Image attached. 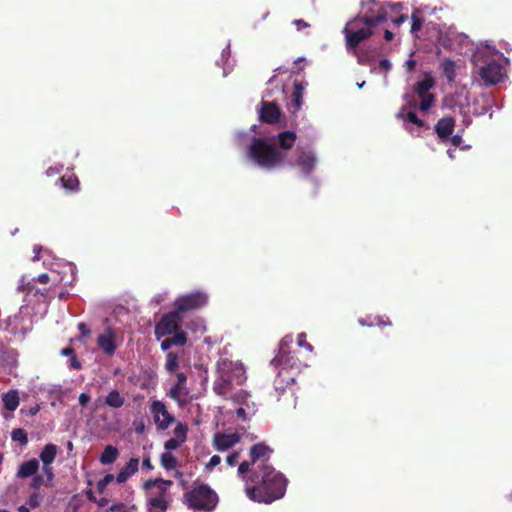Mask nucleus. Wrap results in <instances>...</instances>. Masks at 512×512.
<instances>
[{
    "mask_svg": "<svg viewBox=\"0 0 512 512\" xmlns=\"http://www.w3.org/2000/svg\"><path fill=\"white\" fill-rule=\"evenodd\" d=\"M281 115L280 108L275 102L262 101L259 109V119L263 123L275 124Z\"/></svg>",
    "mask_w": 512,
    "mask_h": 512,
    "instance_id": "16",
    "label": "nucleus"
},
{
    "mask_svg": "<svg viewBox=\"0 0 512 512\" xmlns=\"http://www.w3.org/2000/svg\"><path fill=\"white\" fill-rule=\"evenodd\" d=\"M290 343H292V338L288 336L284 337L281 340L278 354L272 360V363L282 366V370L279 372V377L283 375V370H285L286 368H293L294 366H297L296 360L294 359L293 356L290 355L288 351Z\"/></svg>",
    "mask_w": 512,
    "mask_h": 512,
    "instance_id": "11",
    "label": "nucleus"
},
{
    "mask_svg": "<svg viewBox=\"0 0 512 512\" xmlns=\"http://www.w3.org/2000/svg\"><path fill=\"white\" fill-rule=\"evenodd\" d=\"M455 128V119L453 117H443L435 124V132L441 142H446L452 136Z\"/></svg>",
    "mask_w": 512,
    "mask_h": 512,
    "instance_id": "17",
    "label": "nucleus"
},
{
    "mask_svg": "<svg viewBox=\"0 0 512 512\" xmlns=\"http://www.w3.org/2000/svg\"><path fill=\"white\" fill-rule=\"evenodd\" d=\"M292 23L296 26L297 30H301V29L310 27V24L308 22L304 21L303 19H295V20H293Z\"/></svg>",
    "mask_w": 512,
    "mask_h": 512,
    "instance_id": "50",
    "label": "nucleus"
},
{
    "mask_svg": "<svg viewBox=\"0 0 512 512\" xmlns=\"http://www.w3.org/2000/svg\"><path fill=\"white\" fill-rule=\"evenodd\" d=\"M307 86V82L297 81L293 82V91L291 94V104L294 107V111H298L303 104L304 90Z\"/></svg>",
    "mask_w": 512,
    "mask_h": 512,
    "instance_id": "19",
    "label": "nucleus"
},
{
    "mask_svg": "<svg viewBox=\"0 0 512 512\" xmlns=\"http://www.w3.org/2000/svg\"><path fill=\"white\" fill-rule=\"evenodd\" d=\"M58 446L53 443H48L40 452L39 458L43 464H52L57 456Z\"/></svg>",
    "mask_w": 512,
    "mask_h": 512,
    "instance_id": "25",
    "label": "nucleus"
},
{
    "mask_svg": "<svg viewBox=\"0 0 512 512\" xmlns=\"http://www.w3.org/2000/svg\"><path fill=\"white\" fill-rule=\"evenodd\" d=\"M4 354H7V361L9 364L13 365L16 363L17 352L15 350H6Z\"/></svg>",
    "mask_w": 512,
    "mask_h": 512,
    "instance_id": "48",
    "label": "nucleus"
},
{
    "mask_svg": "<svg viewBox=\"0 0 512 512\" xmlns=\"http://www.w3.org/2000/svg\"><path fill=\"white\" fill-rule=\"evenodd\" d=\"M124 402L125 398L117 390L110 391L105 398V404L111 408H120Z\"/></svg>",
    "mask_w": 512,
    "mask_h": 512,
    "instance_id": "28",
    "label": "nucleus"
},
{
    "mask_svg": "<svg viewBox=\"0 0 512 512\" xmlns=\"http://www.w3.org/2000/svg\"><path fill=\"white\" fill-rule=\"evenodd\" d=\"M113 474H106L98 483H97V489L99 492H103L105 487L111 483L114 480Z\"/></svg>",
    "mask_w": 512,
    "mask_h": 512,
    "instance_id": "42",
    "label": "nucleus"
},
{
    "mask_svg": "<svg viewBox=\"0 0 512 512\" xmlns=\"http://www.w3.org/2000/svg\"><path fill=\"white\" fill-rule=\"evenodd\" d=\"M384 14L378 16H357L351 19L344 27L346 47L355 50L359 44L373 35L372 28L383 22Z\"/></svg>",
    "mask_w": 512,
    "mask_h": 512,
    "instance_id": "3",
    "label": "nucleus"
},
{
    "mask_svg": "<svg viewBox=\"0 0 512 512\" xmlns=\"http://www.w3.org/2000/svg\"><path fill=\"white\" fill-rule=\"evenodd\" d=\"M189 507L198 510L212 511L217 503V494L206 484L194 487L185 493Z\"/></svg>",
    "mask_w": 512,
    "mask_h": 512,
    "instance_id": "5",
    "label": "nucleus"
},
{
    "mask_svg": "<svg viewBox=\"0 0 512 512\" xmlns=\"http://www.w3.org/2000/svg\"><path fill=\"white\" fill-rule=\"evenodd\" d=\"M384 38H385V40H387V41H391V40L394 38V34H393V32H391L390 30L386 29V30L384 31Z\"/></svg>",
    "mask_w": 512,
    "mask_h": 512,
    "instance_id": "62",
    "label": "nucleus"
},
{
    "mask_svg": "<svg viewBox=\"0 0 512 512\" xmlns=\"http://www.w3.org/2000/svg\"><path fill=\"white\" fill-rule=\"evenodd\" d=\"M39 470V461L35 458L23 462L17 471L16 476L20 479H25L34 476Z\"/></svg>",
    "mask_w": 512,
    "mask_h": 512,
    "instance_id": "21",
    "label": "nucleus"
},
{
    "mask_svg": "<svg viewBox=\"0 0 512 512\" xmlns=\"http://www.w3.org/2000/svg\"><path fill=\"white\" fill-rule=\"evenodd\" d=\"M181 444L182 442H180L176 438H170L165 442L164 447L167 450V452H170L171 450L177 449Z\"/></svg>",
    "mask_w": 512,
    "mask_h": 512,
    "instance_id": "44",
    "label": "nucleus"
},
{
    "mask_svg": "<svg viewBox=\"0 0 512 512\" xmlns=\"http://www.w3.org/2000/svg\"><path fill=\"white\" fill-rule=\"evenodd\" d=\"M316 164V157L312 152H301L297 158V165L305 174H310Z\"/></svg>",
    "mask_w": 512,
    "mask_h": 512,
    "instance_id": "22",
    "label": "nucleus"
},
{
    "mask_svg": "<svg viewBox=\"0 0 512 512\" xmlns=\"http://www.w3.org/2000/svg\"><path fill=\"white\" fill-rule=\"evenodd\" d=\"M138 466L139 460L137 458H131L117 474L116 481L118 483L126 482L133 474L138 471Z\"/></svg>",
    "mask_w": 512,
    "mask_h": 512,
    "instance_id": "20",
    "label": "nucleus"
},
{
    "mask_svg": "<svg viewBox=\"0 0 512 512\" xmlns=\"http://www.w3.org/2000/svg\"><path fill=\"white\" fill-rule=\"evenodd\" d=\"M42 486L46 487V479L43 475L35 474L30 483V488L38 491Z\"/></svg>",
    "mask_w": 512,
    "mask_h": 512,
    "instance_id": "41",
    "label": "nucleus"
},
{
    "mask_svg": "<svg viewBox=\"0 0 512 512\" xmlns=\"http://www.w3.org/2000/svg\"><path fill=\"white\" fill-rule=\"evenodd\" d=\"M407 19H408V16H407V15L402 14V15H400V16H398V17H396V18H393V19H392V22H393L395 25L399 26V25H401L402 23H404L405 21H407Z\"/></svg>",
    "mask_w": 512,
    "mask_h": 512,
    "instance_id": "56",
    "label": "nucleus"
},
{
    "mask_svg": "<svg viewBox=\"0 0 512 512\" xmlns=\"http://www.w3.org/2000/svg\"><path fill=\"white\" fill-rule=\"evenodd\" d=\"M375 320H376V324L378 326H391L392 325V322L390 321V319L388 317L379 316V317H376Z\"/></svg>",
    "mask_w": 512,
    "mask_h": 512,
    "instance_id": "49",
    "label": "nucleus"
},
{
    "mask_svg": "<svg viewBox=\"0 0 512 512\" xmlns=\"http://www.w3.org/2000/svg\"><path fill=\"white\" fill-rule=\"evenodd\" d=\"M208 303V295L202 291H193L191 293L178 297L174 302L175 310L182 313L198 310Z\"/></svg>",
    "mask_w": 512,
    "mask_h": 512,
    "instance_id": "6",
    "label": "nucleus"
},
{
    "mask_svg": "<svg viewBox=\"0 0 512 512\" xmlns=\"http://www.w3.org/2000/svg\"><path fill=\"white\" fill-rule=\"evenodd\" d=\"M379 14H384V18H383V22L387 19L388 15H387V11L386 9L384 8L383 5H381L380 3L378 2H375V1H372L370 4H369V7L367 9V11L365 12V14L363 16H378Z\"/></svg>",
    "mask_w": 512,
    "mask_h": 512,
    "instance_id": "30",
    "label": "nucleus"
},
{
    "mask_svg": "<svg viewBox=\"0 0 512 512\" xmlns=\"http://www.w3.org/2000/svg\"><path fill=\"white\" fill-rule=\"evenodd\" d=\"M29 319L25 318L21 312L9 316L4 321V329L13 335L24 336L30 329L28 326Z\"/></svg>",
    "mask_w": 512,
    "mask_h": 512,
    "instance_id": "14",
    "label": "nucleus"
},
{
    "mask_svg": "<svg viewBox=\"0 0 512 512\" xmlns=\"http://www.w3.org/2000/svg\"><path fill=\"white\" fill-rule=\"evenodd\" d=\"M96 342L104 354L112 356L116 352V334L111 327L105 328L104 332L97 337Z\"/></svg>",
    "mask_w": 512,
    "mask_h": 512,
    "instance_id": "15",
    "label": "nucleus"
},
{
    "mask_svg": "<svg viewBox=\"0 0 512 512\" xmlns=\"http://www.w3.org/2000/svg\"><path fill=\"white\" fill-rule=\"evenodd\" d=\"M479 75L486 85H496L503 78L502 66L496 61L480 68Z\"/></svg>",
    "mask_w": 512,
    "mask_h": 512,
    "instance_id": "13",
    "label": "nucleus"
},
{
    "mask_svg": "<svg viewBox=\"0 0 512 512\" xmlns=\"http://www.w3.org/2000/svg\"><path fill=\"white\" fill-rule=\"evenodd\" d=\"M250 395L248 394V392H246L245 390L243 389H240L238 391H236L231 397H230V400L237 404V405H247V402H248V399H249Z\"/></svg>",
    "mask_w": 512,
    "mask_h": 512,
    "instance_id": "35",
    "label": "nucleus"
},
{
    "mask_svg": "<svg viewBox=\"0 0 512 512\" xmlns=\"http://www.w3.org/2000/svg\"><path fill=\"white\" fill-rule=\"evenodd\" d=\"M173 432L175 438L183 443L187 438L188 426L184 423L178 422Z\"/></svg>",
    "mask_w": 512,
    "mask_h": 512,
    "instance_id": "37",
    "label": "nucleus"
},
{
    "mask_svg": "<svg viewBox=\"0 0 512 512\" xmlns=\"http://www.w3.org/2000/svg\"><path fill=\"white\" fill-rule=\"evenodd\" d=\"M38 282L40 283H43V284H46L49 282L50 278H49V275L47 273H43V274H40L37 279H36Z\"/></svg>",
    "mask_w": 512,
    "mask_h": 512,
    "instance_id": "59",
    "label": "nucleus"
},
{
    "mask_svg": "<svg viewBox=\"0 0 512 512\" xmlns=\"http://www.w3.org/2000/svg\"><path fill=\"white\" fill-rule=\"evenodd\" d=\"M43 499L44 496L39 491L34 490V492L29 496L27 504L31 508H37L42 504Z\"/></svg>",
    "mask_w": 512,
    "mask_h": 512,
    "instance_id": "40",
    "label": "nucleus"
},
{
    "mask_svg": "<svg viewBox=\"0 0 512 512\" xmlns=\"http://www.w3.org/2000/svg\"><path fill=\"white\" fill-rule=\"evenodd\" d=\"M118 456L119 450L112 445H107L104 448L102 454L100 455L99 461L102 465H110L117 460Z\"/></svg>",
    "mask_w": 512,
    "mask_h": 512,
    "instance_id": "26",
    "label": "nucleus"
},
{
    "mask_svg": "<svg viewBox=\"0 0 512 512\" xmlns=\"http://www.w3.org/2000/svg\"><path fill=\"white\" fill-rule=\"evenodd\" d=\"M398 117L400 118H405L406 120H408L409 122L415 124L416 126H418L419 128H424L426 127V124L423 120H421L417 114L413 111H410L408 112L406 115H404V109H402L399 113H398Z\"/></svg>",
    "mask_w": 512,
    "mask_h": 512,
    "instance_id": "34",
    "label": "nucleus"
},
{
    "mask_svg": "<svg viewBox=\"0 0 512 512\" xmlns=\"http://www.w3.org/2000/svg\"><path fill=\"white\" fill-rule=\"evenodd\" d=\"M435 85V79L430 73H425L422 80L417 81L414 84V92L420 98L419 108L421 111H428L435 102V97L430 93Z\"/></svg>",
    "mask_w": 512,
    "mask_h": 512,
    "instance_id": "7",
    "label": "nucleus"
},
{
    "mask_svg": "<svg viewBox=\"0 0 512 512\" xmlns=\"http://www.w3.org/2000/svg\"><path fill=\"white\" fill-rule=\"evenodd\" d=\"M296 139L297 136L293 131H282L277 135V148L283 152L289 150L294 146Z\"/></svg>",
    "mask_w": 512,
    "mask_h": 512,
    "instance_id": "23",
    "label": "nucleus"
},
{
    "mask_svg": "<svg viewBox=\"0 0 512 512\" xmlns=\"http://www.w3.org/2000/svg\"><path fill=\"white\" fill-rule=\"evenodd\" d=\"M60 354L62 356H69L72 357L75 354V350L72 347H65L60 351Z\"/></svg>",
    "mask_w": 512,
    "mask_h": 512,
    "instance_id": "55",
    "label": "nucleus"
},
{
    "mask_svg": "<svg viewBox=\"0 0 512 512\" xmlns=\"http://www.w3.org/2000/svg\"><path fill=\"white\" fill-rule=\"evenodd\" d=\"M150 412L153 416L154 423L160 430H166L175 422V417L170 414L164 402L153 400L150 404Z\"/></svg>",
    "mask_w": 512,
    "mask_h": 512,
    "instance_id": "10",
    "label": "nucleus"
},
{
    "mask_svg": "<svg viewBox=\"0 0 512 512\" xmlns=\"http://www.w3.org/2000/svg\"><path fill=\"white\" fill-rule=\"evenodd\" d=\"M379 68L384 72H388L391 69V63L387 59H383L379 62Z\"/></svg>",
    "mask_w": 512,
    "mask_h": 512,
    "instance_id": "54",
    "label": "nucleus"
},
{
    "mask_svg": "<svg viewBox=\"0 0 512 512\" xmlns=\"http://www.w3.org/2000/svg\"><path fill=\"white\" fill-rule=\"evenodd\" d=\"M90 395L87 393H81L79 396V404L85 407L90 401Z\"/></svg>",
    "mask_w": 512,
    "mask_h": 512,
    "instance_id": "53",
    "label": "nucleus"
},
{
    "mask_svg": "<svg viewBox=\"0 0 512 512\" xmlns=\"http://www.w3.org/2000/svg\"><path fill=\"white\" fill-rule=\"evenodd\" d=\"M61 186L68 192H76L79 189V180L73 174H65L59 178Z\"/></svg>",
    "mask_w": 512,
    "mask_h": 512,
    "instance_id": "27",
    "label": "nucleus"
},
{
    "mask_svg": "<svg viewBox=\"0 0 512 512\" xmlns=\"http://www.w3.org/2000/svg\"><path fill=\"white\" fill-rule=\"evenodd\" d=\"M173 482L162 478L149 479L143 487L149 491L150 497L148 499L149 512H165L168 508V501L166 500V493L169 486Z\"/></svg>",
    "mask_w": 512,
    "mask_h": 512,
    "instance_id": "4",
    "label": "nucleus"
},
{
    "mask_svg": "<svg viewBox=\"0 0 512 512\" xmlns=\"http://www.w3.org/2000/svg\"><path fill=\"white\" fill-rule=\"evenodd\" d=\"M218 377L213 383V391L222 397H226L233 389V373L231 364L223 363V367H218Z\"/></svg>",
    "mask_w": 512,
    "mask_h": 512,
    "instance_id": "9",
    "label": "nucleus"
},
{
    "mask_svg": "<svg viewBox=\"0 0 512 512\" xmlns=\"http://www.w3.org/2000/svg\"><path fill=\"white\" fill-rule=\"evenodd\" d=\"M160 462L161 466L166 470H173L177 467V459L171 452L162 453Z\"/></svg>",
    "mask_w": 512,
    "mask_h": 512,
    "instance_id": "32",
    "label": "nucleus"
},
{
    "mask_svg": "<svg viewBox=\"0 0 512 512\" xmlns=\"http://www.w3.org/2000/svg\"><path fill=\"white\" fill-rule=\"evenodd\" d=\"M297 343H298L299 347H303L306 350H308L309 352L313 351V346L306 341V334L305 333H300L298 335Z\"/></svg>",
    "mask_w": 512,
    "mask_h": 512,
    "instance_id": "43",
    "label": "nucleus"
},
{
    "mask_svg": "<svg viewBox=\"0 0 512 512\" xmlns=\"http://www.w3.org/2000/svg\"><path fill=\"white\" fill-rule=\"evenodd\" d=\"M236 415L239 419L245 421L247 420V414H246V411L243 407H239L237 410H236Z\"/></svg>",
    "mask_w": 512,
    "mask_h": 512,
    "instance_id": "58",
    "label": "nucleus"
},
{
    "mask_svg": "<svg viewBox=\"0 0 512 512\" xmlns=\"http://www.w3.org/2000/svg\"><path fill=\"white\" fill-rule=\"evenodd\" d=\"M441 67L445 77L449 82L454 81L456 73H455V62L451 59H444L441 63Z\"/></svg>",
    "mask_w": 512,
    "mask_h": 512,
    "instance_id": "31",
    "label": "nucleus"
},
{
    "mask_svg": "<svg viewBox=\"0 0 512 512\" xmlns=\"http://www.w3.org/2000/svg\"><path fill=\"white\" fill-rule=\"evenodd\" d=\"M78 330L81 332V335L83 337H88L90 335V333H91L90 329L83 322L78 324Z\"/></svg>",
    "mask_w": 512,
    "mask_h": 512,
    "instance_id": "51",
    "label": "nucleus"
},
{
    "mask_svg": "<svg viewBox=\"0 0 512 512\" xmlns=\"http://www.w3.org/2000/svg\"><path fill=\"white\" fill-rule=\"evenodd\" d=\"M183 320L181 314L175 309L164 314L155 325V336L159 340L162 337L169 336L180 329V322Z\"/></svg>",
    "mask_w": 512,
    "mask_h": 512,
    "instance_id": "8",
    "label": "nucleus"
},
{
    "mask_svg": "<svg viewBox=\"0 0 512 512\" xmlns=\"http://www.w3.org/2000/svg\"><path fill=\"white\" fill-rule=\"evenodd\" d=\"M43 476L45 477L46 479V487L48 488H51L54 486V477H55V474H54V470H53V467L51 466V464H43Z\"/></svg>",
    "mask_w": 512,
    "mask_h": 512,
    "instance_id": "39",
    "label": "nucleus"
},
{
    "mask_svg": "<svg viewBox=\"0 0 512 512\" xmlns=\"http://www.w3.org/2000/svg\"><path fill=\"white\" fill-rule=\"evenodd\" d=\"M240 441V437L236 433L225 434L217 433L213 438V445L218 451H225Z\"/></svg>",
    "mask_w": 512,
    "mask_h": 512,
    "instance_id": "18",
    "label": "nucleus"
},
{
    "mask_svg": "<svg viewBox=\"0 0 512 512\" xmlns=\"http://www.w3.org/2000/svg\"><path fill=\"white\" fill-rule=\"evenodd\" d=\"M4 407L8 411H15L20 403L19 393L15 389H11L2 395Z\"/></svg>",
    "mask_w": 512,
    "mask_h": 512,
    "instance_id": "24",
    "label": "nucleus"
},
{
    "mask_svg": "<svg viewBox=\"0 0 512 512\" xmlns=\"http://www.w3.org/2000/svg\"><path fill=\"white\" fill-rule=\"evenodd\" d=\"M221 463V457L219 455H213L208 464L206 465V469L211 471L214 467Z\"/></svg>",
    "mask_w": 512,
    "mask_h": 512,
    "instance_id": "46",
    "label": "nucleus"
},
{
    "mask_svg": "<svg viewBox=\"0 0 512 512\" xmlns=\"http://www.w3.org/2000/svg\"><path fill=\"white\" fill-rule=\"evenodd\" d=\"M247 156L254 164L268 170L282 166L286 159L285 152L262 137L252 138Z\"/></svg>",
    "mask_w": 512,
    "mask_h": 512,
    "instance_id": "2",
    "label": "nucleus"
},
{
    "mask_svg": "<svg viewBox=\"0 0 512 512\" xmlns=\"http://www.w3.org/2000/svg\"><path fill=\"white\" fill-rule=\"evenodd\" d=\"M172 334L173 336L169 338L173 346H184L187 343V335L181 329L176 330Z\"/></svg>",
    "mask_w": 512,
    "mask_h": 512,
    "instance_id": "36",
    "label": "nucleus"
},
{
    "mask_svg": "<svg viewBox=\"0 0 512 512\" xmlns=\"http://www.w3.org/2000/svg\"><path fill=\"white\" fill-rule=\"evenodd\" d=\"M405 66L408 71H412L416 66V61L414 59H409L406 61Z\"/></svg>",
    "mask_w": 512,
    "mask_h": 512,
    "instance_id": "61",
    "label": "nucleus"
},
{
    "mask_svg": "<svg viewBox=\"0 0 512 512\" xmlns=\"http://www.w3.org/2000/svg\"><path fill=\"white\" fill-rule=\"evenodd\" d=\"M272 454L273 449L264 442L256 443L250 448V460L238 467V475L246 482V495L254 502L270 504L286 493L288 480L269 463Z\"/></svg>",
    "mask_w": 512,
    "mask_h": 512,
    "instance_id": "1",
    "label": "nucleus"
},
{
    "mask_svg": "<svg viewBox=\"0 0 512 512\" xmlns=\"http://www.w3.org/2000/svg\"><path fill=\"white\" fill-rule=\"evenodd\" d=\"M187 376L184 372L176 373V382L171 387L168 396L175 400L180 406L187 403L189 390L186 386Z\"/></svg>",
    "mask_w": 512,
    "mask_h": 512,
    "instance_id": "12",
    "label": "nucleus"
},
{
    "mask_svg": "<svg viewBox=\"0 0 512 512\" xmlns=\"http://www.w3.org/2000/svg\"><path fill=\"white\" fill-rule=\"evenodd\" d=\"M58 171H56L55 169H53L52 167L48 168V170L46 171V174L48 176H52L54 175L55 173H57Z\"/></svg>",
    "mask_w": 512,
    "mask_h": 512,
    "instance_id": "63",
    "label": "nucleus"
},
{
    "mask_svg": "<svg viewBox=\"0 0 512 512\" xmlns=\"http://www.w3.org/2000/svg\"><path fill=\"white\" fill-rule=\"evenodd\" d=\"M69 365L72 369H75V370H80L82 368V364L79 361V359L76 357L75 354L72 357H70Z\"/></svg>",
    "mask_w": 512,
    "mask_h": 512,
    "instance_id": "47",
    "label": "nucleus"
},
{
    "mask_svg": "<svg viewBox=\"0 0 512 512\" xmlns=\"http://www.w3.org/2000/svg\"><path fill=\"white\" fill-rule=\"evenodd\" d=\"M172 342H171V339L168 337L166 339H164L162 342H161V349L163 351H167L169 350L171 347H172Z\"/></svg>",
    "mask_w": 512,
    "mask_h": 512,
    "instance_id": "57",
    "label": "nucleus"
},
{
    "mask_svg": "<svg viewBox=\"0 0 512 512\" xmlns=\"http://www.w3.org/2000/svg\"><path fill=\"white\" fill-rule=\"evenodd\" d=\"M451 144L454 146V147H458L461 145L462 143V136L459 135V134H456V135H453L449 138Z\"/></svg>",
    "mask_w": 512,
    "mask_h": 512,
    "instance_id": "52",
    "label": "nucleus"
},
{
    "mask_svg": "<svg viewBox=\"0 0 512 512\" xmlns=\"http://www.w3.org/2000/svg\"><path fill=\"white\" fill-rule=\"evenodd\" d=\"M411 33L416 34L418 31L422 29L424 18L422 16V13L419 9H415L411 14Z\"/></svg>",
    "mask_w": 512,
    "mask_h": 512,
    "instance_id": "29",
    "label": "nucleus"
},
{
    "mask_svg": "<svg viewBox=\"0 0 512 512\" xmlns=\"http://www.w3.org/2000/svg\"><path fill=\"white\" fill-rule=\"evenodd\" d=\"M11 438L15 442H19L21 445H26L28 443L27 433L22 428H16L11 433Z\"/></svg>",
    "mask_w": 512,
    "mask_h": 512,
    "instance_id": "38",
    "label": "nucleus"
},
{
    "mask_svg": "<svg viewBox=\"0 0 512 512\" xmlns=\"http://www.w3.org/2000/svg\"><path fill=\"white\" fill-rule=\"evenodd\" d=\"M179 367V358L178 355L174 352H168L166 355V363L165 369L168 373H175L177 368Z\"/></svg>",
    "mask_w": 512,
    "mask_h": 512,
    "instance_id": "33",
    "label": "nucleus"
},
{
    "mask_svg": "<svg viewBox=\"0 0 512 512\" xmlns=\"http://www.w3.org/2000/svg\"><path fill=\"white\" fill-rule=\"evenodd\" d=\"M239 458H240V452L234 451L227 456L226 462L229 466L233 467L239 461Z\"/></svg>",
    "mask_w": 512,
    "mask_h": 512,
    "instance_id": "45",
    "label": "nucleus"
},
{
    "mask_svg": "<svg viewBox=\"0 0 512 512\" xmlns=\"http://www.w3.org/2000/svg\"><path fill=\"white\" fill-rule=\"evenodd\" d=\"M142 466H143V468H146L148 470H152L153 469V465H152L151 460H150L149 457H146V458L143 459Z\"/></svg>",
    "mask_w": 512,
    "mask_h": 512,
    "instance_id": "60",
    "label": "nucleus"
},
{
    "mask_svg": "<svg viewBox=\"0 0 512 512\" xmlns=\"http://www.w3.org/2000/svg\"><path fill=\"white\" fill-rule=\"evenodd\" d=\"M18 511L19 512H30V509L26 506H20Z\"/></svg>",
    "mask_w": 512,
    "mask_h": 512,
    "instance_id": "64",
    "label": "nucleus"
}]
</instances>
